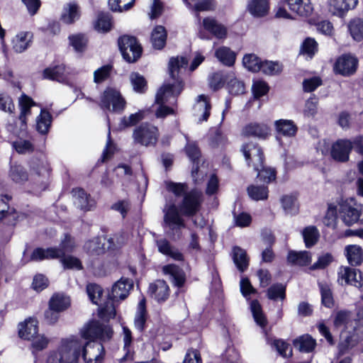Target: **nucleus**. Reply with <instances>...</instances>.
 I'll list each match as a JSON object with an SVG mask.
<instances>
[{
  "label": "nucleus",
  "instance_id": "obj_1",
  "mask_svg": "<svg viewBox=\"0 0 363 363\" xmlns=\"http://www.w3.org/2000/svg\"><path fill=\"white\" fill-rule=\"evenodd\" d=\"M105 354L102 342L87 341L85 343L77 338L63 341L57 351L51 352L47 363H78L82 355L86 363H101Z\"/></svg>",
  "mask_w": 363,
  "mask_h": 363
},
{
  "label": "nucleus",
  "instance_id": "obj_2",
  "mask_svg": "<svg viewBox=\"0 0 363 363\" xmlns=\"http://www.w3.org/2000/svg\"><path fill=\"white\" fill-rule=\"evenodd\" d=\"M203 203L202 194L197 189L186 193L178 206L171 204L163 210L164 225L169 230V235L174 239L182 237V229L186 227L182 216L192 217L201 209Z\"/></svg>",
  "mask_w": 363,
  "mask_h": 363
},
{
  "label": "nucleus",
  "instance_id": "obj_3",
  "mask_svg": "<svg viewBox=\"0 0 363 363\" xmlns=\"http://www.w3.org/2000/svg\"><path fill=\"white\" fill-rule=\"evenodd\" d=\"M189 60L184 57H172L169 62V72L170 77L174 81L172 84L162 86L158 91L155 97L157 104H165L171 96L176 97L183 89V82L179 77L182 69L187 67Z\"/></svg>",
  "mask_w": 363,
  "mask_h": 363
},
{
  "label": "nucleus",
  "instance_id": "obj_4",
  "mask_svg": "<svg viewBox=\"0 0 363 363\" xmlns=\"http://www.w3.org/2000/svg\"><path fill=\"white\" fill-rule=\"evenodd\" d=\"M81 336L86 340L106 342L109 341L113 334V331L109 325L101 323L96 320H90L80 330Z\"/></svg>",
  "mask_w": 363,
  "mask_h": 363
},
{
  "label": "nucleus",
  "instance_id": "obj_5",
  "mask_svg": "<svg viewBox=\"0 0 363 363\" xmlns=\"http://www.w3.org/2000/svg\"><path fill=\"white\" fill-rule=\"evenodd\" d=\"M99 105L102 109L121 113L125 108L126 101L118 90L107 87L101 96Z\"/></svg>",
  "mask_w": 363,
  "mask_h": 363
},
{
  "label": "nucleus",
  "instance_id": "obj_6",
  "mask_svg": "<svg viewBox=\"0 0 363 363\" xmlns=\"http://www.w3.org/2000/svg\"><path fill=\"white\" fill-rule=\"evenodd\" d=\"M339 213L346 225L363 223V206L356 203L354 199L351 198L341 203Z\"/></svg>",
  "mask_w": 363,
  "mask_h": 363
},
{
  "label": "nucleus",
  "instance_id": "obj_7",
  "mask_svg": "<svg viewBox=\"0 0 363 363\" xmlns=\"http://www.w3.org/2000/svg\"><path fill=\"white\" fill-rule=\"evenodd\" d=\"M160 135L157 127L144 123L137 126L133 132V139L135 144L143 146H155Z\"/></svg>",
  "mask_w": 363,
  "mask_h": 363
},
{
  "label": "nucleus",
  "instance_id": "obj_8",
  "mask_svg": "<svg viewBox=\"0 0 363 363\" xmlns=\"http://www.w3.org/2000/svg\"><path fill=\"white\" fill-rule=\"evenodd\" d=\"M118 44L123 59L129 62H136L141 56L143 49L137 38L130 35H123Z\"/></svg>",
  "mask_w": 363,
  "mask_h": 363
},
{
  "label": "nucleus",
  "instance_id": "obj_9",
  "mask_svg": "<svg viewBox=\"0 0 363 363\" xmlns=\"http://www.w3.org/2000/svg\"><path fill=\"white\" fill-rule=\"evenodd\" d=\"M338 281L340 284H350L357 288L363 286L362 272L357 269L350 267L342 266L338 270Z\"/></svg>",
  "mask_w": 363,
  "mask_h": 363
},
{
  "label": "nucleus",
  "instance_id": "obj_10",
  "mask_svg": "<svg viewBox=\"0 0 363 363\" xmlns=\"http://www.w3.org/2000/svg\"><path fill=\"white\" fill-rule=\"evenodd\" d=\"M357 65L358 60L355 57L350 54L342 55L337 58L334 70L344 77H349L355 73Z\"/></svg>",
  "mask_w": 363,
  "mask_h": 363
},
{
  "label": "nucleus",
  "instance_id": "obj_11",
  "mask_svg": "<svg viewBox=\"0 0 363 363\" xmlns=\"http://www.w3.org/2000/svg\"><path fill=\"white\" fill-rule=\"evenodd\" d=\"M352 150V143L351 140L340 139L333 144L330 155L334 160L345 162L349 160Z\"/></svg>",
  "mask_w": 363,
  "mask_h": 363
},
{
  "label": "nucleus",
  "instance_id": "obj_12",
  "mask_svg": "<svg viewBox=\"0 0 363 363\" xmlns=\"http://www.w3.org/2000/svg\"><path fill=\"white\" fill-rule=\"evenodd\" d=\"M244 157L249 166L250 162L262 167L264 154L262 148L256 143H249L243 145L241 147Z\"/></svg>",
  "mask_w": 363,
  "mask_h": 363
},
{
  "label": "nucleus",
  "instance_id": "obj_13",
  "mask_svg": "<svg viewBox=\"0 0 363 363\" xmlns=\"http://www.w3.org/2000/svg\"><path fill=\"white\" fill-rule=\"evenodd\" d=\"M270 135V128L265 123L252 122L245 125L242 135L265 140Z\"/></svg>",
  "mask_w": 363,
  "mask_h": 363
},
{
  "label": "nucleus",
  "instance_id": "obj_14",
  "mask_svg": "<svg viewBox=\"0 0 363 363\" xmlns=\"http://www.w3.org/2000/svg\"><path fill=\"white\" fill-rule=\"evenodd\" d=\"M69 69L63 64L45 68L43 72L44 79L66 83L70 74Z\"/></svg>",
  "mask_w": 363,
  "mask_h": 363
},
{
  "label": "nucleus",
  "instance_id": "obj_15",
  "mask_svg": "<svg viewBox=\"0 0 363 363\" xmlns=\"http://www.w3.org/2000/svg\"><path fill=\"white\" fill-rule=\"evenodd\" d=\"M202 26L204 30L212 34L218 40H223L227 38V28L214 18H204L202 21Z\"/></svg>",
  "mask_w": 363,
  "mask_h": 363
},
{
  "label": "nucleus",
  "instance_id": "obj_16",
  "mask_svg": "<svg viewBox=\"0 0 363 363\" xmlns=\"http://www.w3.org/2000/svg\"><path fill=\"white\" fill-rule=\"evenodd\" d=\"M133 286V284L131 280L121 278L113 284L109 297L112 301L124 300L128 296Z\"/></svg>",
  "mask_w": 363,
  "mask_h": 363
},
{
  "label": "nucleus",
  "instance_id": "obj_17",
  "mask_svg": "<svg viewBox=\"0 0 363 363\" xmlns=\"http://www.w3.org/2000/svg\"><path fill=\"white\" fill-rule=\"evenodd\" d=\"M211 108V106L208 98L203 94L198 96L196 103L194 106V115L197 118L199 123L208 120Z\"/></svg>",
  "mask_w": 363,
  "mask_h": 363
},
{
  "label": "nucleus",
  "instance_id": "obj_18",
  "mask_svg": "<svg viewBox=\"0 0 363 363\" xmlns=\"http://www.w3.org/2000/svg\"><path fill=\"white\" fill-rule=\"evenodd\" d=\"M149 293L158 303H162L169 298V287L165 281L157 279L150 284Z\"/></svg>",
  "mask_w": 363,
  "mask_h": 363
},
{
  "label": "nucleus",
  "instance_id": "obj_19",
  "mask_svg": "<svg viewBox=\"0 0 363 363\" xmlns=\"http://www.w3.org/2000/svg\"><path fill=\"white\" fill-rule=\"evenodd\" d=\"M358 0H329V11L335 16L342 17L357 4Z\"/></svg>",
  "mask_w": 363,
  "mask_h": 363
},
{
  "label": "nucleus",
  "instance_id": "obj_20",
  "mask_svg": "<svg viewBox=\"0 0 363 363\" xmlns=\"http://www.w3.org/2000/svg\"><path fill=\"white\" fill-rule=\"evenodd\" d=\"M155 244L161 254L168 256L176 261L184 260L183 254L166 238L156 240Z\"/></svg>",
  "mask_w": 363,
  "mask_h": 363
},
{
  "label": "nucleus",
  "instance_id": "obj_21",
  "mask_svg": "<svg viewBox=\"0 0 363 363\" xmlns=\"http://www.w3.org/2000/svg\"><path fill=\"white\" fill-rule=\"evenodd\" d=\"M38 322L35 318H28L18 325V335L21 338L30 340L35 337L38 331Z\"/></svg>",
  "mask_w": 363,
  "mask_h": 363
},
{
  "label": "nucleus",
  "instance_id": "obj_22",
  "mask_svg": "<svg viewBox=\"0 0 363 363\" xmlns=\"http://www.w3.org/2000/svg\"><path fill=\"white\" fill-rule=\"evenodd\" d=\"M162 272L170 277L173 284L178 287H182L186 282V274L182 269L175 264H167L162 267Z\"/></svg>",
  "mask_w": 363,
  "mask_h": 363
},
{
  "label": "nucleus",
  "instance_id": "obj_23",
  "mask_svg": "<svg viewBox=\"0 0 363 363\" xmlns=\"http://www.w3.org/2000/svg\"><path fill=\"white\" fill-rule=\"evenodd\" d=\"M291 11L301 16H308L313 12L311 0H284Z\"/></svg>",
  "mask_w": 363,
  "mask_h": 363
},
{
  "label": "nucleus",
  "instance_id": "obj_24",
  "mask_svg": "<svg viewBox=\"0 0 363 363\" xmlns=\"http://www.w3.org/2000/svg\"><path fill=\"white\" fill-rule=\"evenodd\" d=\"M348 263L352 267L359 266L363 262V250L359 245H347L344 250Z\"/></svg>",
  "mask_w": 363,
  "mask_h": 363
},
{
  "label": "nucleus",
  "instance_id": "obj_25",
  "mask_svg": "<svg viewBox=\"0 0 363 363\" xmlns=\"http://www.w3.org/2000/svg\"><path fill=\"white\" fill-rule=\"evenodd\" d=\"M274 125L277 133L284 137H294L298 130V127L291 120L279 119L274 122Z\"/></svg>",
  "mask_w": 363,
  "mask_h": 363
},
{
  "label": "nucleus",
  "instance_id": "obj_26",
  "mask_svg": "<svg viewBox=\"0 0 363 363\" xmlns=\"http://www.w3.org/2000/svg\"><path fill=\"white\" fill-rule=\"evenodd\" d=\"M80 17L79 7L75 2H69L65 5L60 19L66 24L73 23Z\"/></svg>",
  "mask_w": 363,
  "mask_h": 363
},
{
  "label": "nucleus",
  "instance_id": "obj_27",
  "mask_svg": "<svg viewBox=\"0 0 363 363\" xmlns=\"http://www.w3.org/2000/svg\"><path fill=\"white\" fill-rule=\"evenodd\" d=\"M281 207L286 215L294 216L299 211L297 196L295 194H285L280 199Z\"/></svg>",
  "mask_w": 363,
  "mask_h": 363
},
{
  "label": "nucleus",
  "instance_id": "obj_28",
  "mask_svg": "<svg viewBox=\"0 0 363 363\" xmlns=\"http://www.w3.org/2000/svg\"><path fill=\"white\" fill-rule=\"evenodd\" d=\"M72 193L74 203L79 208L84 211H89L91 209L93 201L89 199V196L84 189H74Z\"/></svg>",
  "mask_w": 363,
  "mask_h": 363
},
{
  "label": "nucleus",
  "instance_id": "obj_29",
  "mask_svg": "<svg viewBox=\"0 0 363 363\" xmlns=\"http://www.w3.org/2000/svg\"><path fill=\"white\" fill-rule=\"evenodd\" d=\"M62 252L56 247H49L46 250L43 248H36L31 254L30 259L32 261H41L45 259H56L60 257Z\"/></svg>",
  "mask_w": 363,
  "mask_h": 363
},
{
  "label": "nucleus",
  "instance_id": "obj_30",
  "mask_svg": "<svg viewBox=\"0 0 363 363\" xmlns=\"http://www.w3.org/2000/svg\"><path fill=\"white\" fill-rule=\"evenodd\" d=\"M18 104L21 109L18 119L21 121L22 125H26V117L30 115V108L35 105V103L30 97L23 94L18 99Z\"/></svg>",
  "mask_w": 363,
  "mask_h": 363
},
{
  "label": "nucleus",
  "instance_id": "obj_31",
  "mask_svg": "<svg viewBox=\"0 0 363 363\" xmlns=\"http://www.w3.org/2000/svg\"><path fill=\"white\" fill-rule=\"evenodd\" d=\"M167 37L165 28L162 26H157L151 33L150 40L152 47L157 50L162 49L166 44Z\"/></svg>",
  "mask_w": 363,
  "mask_h": 363
},
{
  "label": "nucleus",
  "instance_id": "obj_32",
  "mask_svg": "<svg viewBox=\"0 0 363 363\" xmlns=\"http://www.w3.org/2000/svg\"><path fill=\"white\" fill-rule=\"evenodd\" d=\"M31 175L42 178V181L49 175V166L46 161L34 158L30 163Z\"/></svg>",
  "mask_w": 363,
  "mask_h": 363
},
{
  "label": "nucleus",
  "instance_id": "obj_33",
  "mask_svg": "<svg viewBox=\"0 0 363 363\" xmlns=\"http://www.w3.org/2000/svg\"><path fill=\"white\" fill-rule=\"evenodd\" d=\"M233 259L238 269L243 272L249 265V258L245 250L240 247H234L233 249Z\"/></svg>",
  "mask_w": 363,
  "mask_h": 363
},
{
  "label": "nucleus",
  "instance_id": "obj_34",
  "mask_svg": "<svg viewBox=\"0 0 363 363\" xmlns=\"http://www.w3.org/2000/svg\"><path fill=\"white\" fill-rule=\"evenodd\" d=\"M287 260L294 265L307 266L311 262V257L307 251H290L287 256Z\"/></svg>",
  "mask_w": 363,
  "mask_h": 363
},
{
  "label": "nucleus",
  "instance_id": "obj_35",
  "mask_svg": "<svg viewBox=\"0 0 363 363\" xmlns=\"http://www.w3.org/2000/svg\"><path fill=\"white\" fill-rule=\"evenodd\" d=\"M295 348L301 352H312L315 345V340L308 335H305L296 338L293 342Z\"/></svg>",
  "mask_w": 363,
  "mask_h": 363
},
{
  "label": "nucleus",
  "instance_id": "obj_36",
  "mask_svg": "<svg viewBox=\"0 0 363 363\" xmlns=\"http://www.w3.org/2000/svg\"><path fill=\"white\" fill-rule=\"evenodd\" d=\"M32 35L28 32L21 33L13 40V49L17 53L24 52L31 42Z\"/></svg>",
  "mask_w": 363,
  "mask_h": 363
},
{
  "label": "nucleus",
  "instance_id": "obj_37",
  "mask_svg": "<svg viewBox=\"0 0 363 363\" xmlns=\"http://www.w3.org/2000/svg\"><path fill=\"white\" fill-rule=\"evenodd\" d=\"M247 9L252 16L262 17L268 12L269 3L267 0H251L247 5Z\"/></svg>",
  "mask_w": 363,
  "mask_h": 363
},
{
  "label": "nucleus",
  "instance_id": "obj_38",
  "mask_svg": "<svg viewBox=\"0 0 363 363\" xmlns=\"http://www.w3.org/2000/svg\"><path fill=\"white\" fill-rule=\"evenodd\" d=\"M147 320V311L145 306V299L142 298L138 305L137 312L134 319V325L136 329L139 331H143L145 329V323Z\"/></svg>",
  "mask_w": 363,
  "mask_h": 363
},
{
  "label": "nucleus",
  "instance_id": "obj_39",
  "mask_svg": "<svg viewBox=\"0 0 363 363\" xmlns=\"http://www.w3.org/2000/svg\"><path fill=\"white\" fill-rule=\"evenodd\" d=\"M215 56L223 65L232 66L235 61V54L229 48L222 46L215 52Z\"/></svg>",
  "mask_w": 363,
  "mask_h": 363
},
{
  "label": "nucleus",
  "instance_id": "obj_40",
  "mask_svg": "<svg viewBox=\"0 0 363 363\" xmlns=\"http://www.w3.org/2000/svg\"><path fill=\"white\" fill-rule=\"evenodd\" d=\"M9 177L14 182L22 184L28 180V174L21 164H13L10 167Z\"/></svg>",
  "mask_w": 363,
  "mask_h": 363
},
{
  "label": "nucleus",
  "instance_id": "obj_41",
  "mask_svg": "<svg viewBox=\"0 0 363 363\" xmlns=\"http://www.w3.org/2000/svg\"><path fill=\"white\" fill-rule=\"evenodd\" d=\"M348 30L355 41L363 40V20L362 18H357L351 20L348 23Z\"/></svg>",
  "mask_w": 363,
  "mask_h": 363
},
{
  "label": "nucleus",
  "instance_id": "obj_42",
  "mask_svg": "<svg viewBox=\"0 0 363 363\" xmlns=\"http://www.w3.org/2000/svg\"><path fill=\"white\" fill-rule=\"evenodd\" d=\"M52 116L45 110H41L36 119V129L41 134H46L51 125Z\"/></svg>",
  "mask_w": 363,
  "mask_h": 363
},
{
  "label": "nucleus",
  "instance_id": "obj_43",
  "mask_svg": "<svg viewBox=\"0 0 363 363\" xmlns=\"http://www.w3.org/2000/svg\"><path fill=\"white\" fill-rule=\"evenodd\" d=\"M247 191L248 196L255 201L266 200L268 198V187L265 185H250Z\"/></svg>",
  "mask_w": 363,
  "mask_h": 363
},
{
  "label": "nucleus",
  "instance_id": "obj_44",
  "mask_svg": "<svg viewBox=\"0 0 363 363\" xmlns=\"http://www.w3.org/2000/svg\"><path fill=\"white\" fill-rule=\"evenodd\" d=\"M94 29L99 33H108L111 29V19L108 13H100L94 24Z\"/></svg>",
  "mask_w": 363,
  "mask_h": 363
},
{
  "label": "nucleus",
  "instance_id": "obj_45",
  "mask_svg": "<svg viewBox=\"0 0 363 363\" xmlns=\"http://www.w3.org/2000/svg\"><path fill=\"white\" fill-rule=\"evenodd\" d=\"M49 305L61 313L69 306L70 300L67 296L57 294L51 297L49 301Z\"/></svg>",
  "mask_w": 363,
  "mask_h": 363
},
{
  "label": "nucleus",
  "instance_id": "obj_46",
  "mask_svg": "<svg viewBox=\"0 0 363 363\" xmlns=\"http://www.w3.org/2000/svg\"><path fill=\"white\" fill-rule=\"evenodd\" d=\"M84 249L90 256H98L104 252V248L99 238H94L86 242Z\"/></svg>",
  "mask_w": 363,
  "mask_h": 363
},
{
  "label": "nucleus",
  "instance_id": "obj_47",
  "mask_svg": "<svg viewBox=\"0 0 363 363\" xmlns=\"http://www.w3.org/2000/svg\"><path fill=\"white\" fill-rule=\"evenodd\" d=\"M186 152L189 159L193 162V167L191 169V175L195 177L199 171L198 160L200 157V151L195 144H189L186 146Z\"/></svg>",
  "mask_w": 363,
  "mask_h": 363
},
{
  "label": "nucleus",
  "instance_id": "obj_48",
  "mask_svg": "<svg viewBox=\"0 0 363 363\" xmlns=\"http://www.w3.org/2000/svg\"><path fill=\"white\" fill-rule=\"evenodd\" d=\"M255 171L258 172L257 177L261 182L269 184L276 178V172L274 169L260 167L257 164H253Z\"/></svg>",
  "mask_w": 363,
  "mask_h": 363
},
{
  "label": "nucleus",
  "instance_id": "obj_49",
  "mask_svg": "<svg viewBox=\"0 0 363 363\" xmlns=\"http://www.w3.org/2000/svg\"><path fill=\"white\" fill-rule=\"evenodd\" d=\"M267 295L270 300L277 301L279 298L283 301L286 298V286L282 284H274L267 289Z\"/></svg>",
  "mask_w": 363,
  "mask_h": 363
},
{
  "label": "nucleus",
  "instance_id": "obj_50",
  "mask_svg": "<svg viewBox=\"0 0 363 363\" xmlns=\"http://www.w3.org/2000/svg\"><path fill=\"white\" fill-rule=\"evenodd\" d=\"M303 237L306 247H311L318 242L319 233L315 226H308L303 229Z\"/></svg>",
  "mask_w": 363,
  "mask_h": 363
},
{
  "label": "nucleus",
  "instance_id": "obj_51",
  "mask_svg": "<svg viewBox=\"0 0 363 363\" xmlns=\"http://www.w3.org/2000/svg\"><path fill=\"white\" fill-rule=\"evenodd\" d=\"M69 44L74 48L77 52H83L86 49L88 38L84 34L78 33L71 35L68 38Z\"/></svg>",
  "mask_w": 363,
  "mask_h": 363
},
{
  "label": "nucleus",
  "instance_id": "obj_52",
  "mask_svg": "<svg viewBox=\"0 0 363 363\" xmlns=\"http://www.w3.org/2000/svg\"><path fill=\"white\" fill-rule=\"evenodd\" d=\"M130 81L133 90L139 94H143L147 89V82L143 76L138 72H133L130 75Z\"/></svg>",
  "mask_w": 363,
  "mask_h": 363
},
{
  "label": "nucleus",
  "instance_id": "obj_53",
  "mask_svg": "<svg viewBox=\"0 0 363 363\" xmlns=\"http://www.w3.org/2000/svg\"><path fill=\"white\" fill-rule=\"evenodd\" d=\"M244 66L250 71L257 72L262 67V60L254 54H247L242 59Z\"/></svg>",
  "mask_w": 363,
  "mask_h": 363
},
{
  "label": "nucleus",
  "instance_id": "obj_54",
  "mask_svg": "<svg viewBox=\"0 0 363 363\" xmlns=\"http://www.w3.org/2000/svg\"><path fill=\"white\" fill-rule=\"evenodd\" d=\"M145 111L140 110L139 111L130 114L129 116H124L121 121V126L123 128H128L135 125L140 121L145 118Z\"/></svg>",
  "mask_w": 363,
  "mask_h": 363
},
{
  "label": "nucleus",
  "instance_id": "obj_55",
  "mask_svg": "<svg viewBox=\"0 0 363 363\" xmlns=\"http://www.w3.org/2000/svg\"><path fill=\"white\" fill-rule=\"evenodd\" d=\"M250 307L256 323L262 328L265 327L267 323V319L262 313L261 305L258 301L253 300L251 302Z\"/></svg>",
  "mask_w": 363,
  "mask_h": 363
},
{
  "label": "nucleus",
  "instance_id": "obj_56",
  "mask_svg": "<svg viewBox=\"0 0 363 363\" xmlns=\"http://www.w3.org/2000/svg\"><path fill=\"white\" fill-rule=\"evenodd\" d=\"M135 0H108V6L113 11L122 12L128 11L135 4Z\"/></svg>",
  "mask_w": 363,
  "mask_h": 363
},
{
  "label": "nucleus",
  "instance_id": "obj_57",
  "mask_svg": "<svg viewBox=\"0 0 363 363\" xmlns=\"http://www.w3.org/2000/svg\"><path fill=\"white\" fill-rule=\"evenodd\" d=\"M167 191L172 192L176 196H183L188 193V186L185 183H176L171 181L164 182Z\"/></svg>",
  "mask_w": 363,
  "mask_h": 363
},
{
  "label": "nucleus",
  "instance_id": "obj_58",
  "mask_svg": "<svg viewBox=\"0 0 363 363\" xmlns=\"http://www.w3.org/2000/svg\"><path fill=\"white\" fill-rule=\"evenodd\" d=\"M11 199V197L8 195L1 196L0 199V214H3L2 216L10 218L11 220H15L16 212L14 209H11L9 206L8 202Z\"/></svg>",
  "mask_w": 363,
  "mask_h": 363
},
{
  "label": "nucleus",
  "instance_id": "obj_59",
  "mask_svg": "<svg viewBox=\"0 0 363 363\" xmlns=\"http://www.w3.org/2000/svg\"><path fill=\"white\" fill-rule=\"evenodd\" d=\"M321 294V302L327 308L333 307L334 304L333 294L327 284H319Z\"/></svg>",
  "mask_w": 363,
  "mask_h": 363
},
{
  "label": "nucleus",
  "instance_id": "obj_60",
  "mask_svg": "<svg viewBox=\"0 0 363 363\" xmlns=\"http://www.w3.org/2000/svg\"><path fill=\"white\" fill-rule=\"evenodd\" d=\"M351 317V313L348 311H339L334 315L333 324L335 328H339L341 327L345 328L349 323Z\"/></svg>",
  "mask_w": 363,
  "mask_h": 363
},
{
  "label": "nucleus",
  "instance_id": "obj_61",
  "mask_svg": "<svg viewBox=\"0 0 363 363\" xmlns=\"http://www.w3.org/2000/svg\"><path fill=\"white\" fill-rule=\"evenodd\" d=\"M116 309L112 301H108L99 311V316L105 320H108L116 316Z\"/></svg>",
  "mask_w": 363,
  "mask_h": 363
},
{
  "label": "nucleus",
  "instance_id": "obj_62",
  "mask_svg": "<svg viewBox=\"0 0 363 363\" xmlns=\"http://www.w3.org/2000/svg\"><path fill=\"white\" fill-rule=\"evenodd\" d=\"M261 72L268 75H276L281 72V67L278 62L272 61H262Z\"/></svg>",
  "mask_w": 363,
  "mask_h": 363
},
{
  "label": "nucleus",
  "instance_id": "obj_63",
  "mask_svg": "<svg viewBox=\"0 0 363 363\" xmlns=\"http://www.w3.org/2000/svg\"><path fill=\"white\" fill-rule=\"evenodd\" d=\"M318 51V43L311 38H307L301 45V52L303 54L308 55L312 58Z\"/></svg>",
  "mask_w": 363,
  "mask_h": 363
},
{
  "label": "nucleus",
  "instance_id": "obj_64",
  "mask_svg": "<svg viewBox=\"0 0 363 363\" xmlns=\"http://www.w3.org/2000/svg\"><path fill=\"white\" fill-rule=\"evenodd\" d=\"M111 69L112 66L107 65L95 70L94 72V82L99 84L107 79L110 76Z\"/></svg>",
  "mask_w": 363,
  "mask_h": 363
}]
</instances>
